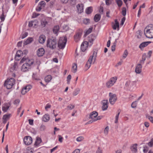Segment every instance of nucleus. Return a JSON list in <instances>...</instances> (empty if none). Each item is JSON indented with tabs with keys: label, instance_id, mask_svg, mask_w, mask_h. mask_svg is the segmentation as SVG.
<instances>
[{
	"label": "nucleus",
	"instance_id": "59",
	"mask_svg": "<svg viewBox=\"0 0 153 153\" xmlns=\"http://www.w3.org/2000/svg\"><path fill=\"white\" fill-rule=\"evenodd\" d=\"M148 144L150 147L153 146V139H151V141L148 143Z\"/></svg>",
	"mask_w": 153,
	"mask_h": 153
},
{
	"label": "nucleus",
	"instance_id": "38",
	"mask_svg": "<svg viewBox=\"0 0 153 153\" xmlns=\"http://www.w3.org/2000/svg\"><path fill=\"white\" fill-rule=\"evenodd\" d=\"M109 128L108 126H106L104 129V133L105 135H108L109 131Z\"/></svg>",
	"mask_w": 153,
	"mask_h": 153
},
{
	"label": "nucleus",
	"instance_id": "27",
	"mask_svg": "<svg viewBox=\"0 0 153 153\" xmlns=\"http://www.w3.org/2000/svg\"><path fill=\"white\" fill-rule=\"evenodd\" d=\"M77 70V66L76 63H74L73 64L72 67V71L74 73H75Z\"/></svg>",
	"mask_w": 153,
	"mask_h": 153
},
{
	"label": "nucleus",
	"instance_id": "40",
	"mask_svg": "<svg viewBox=\"0 0 153 153\" xmlns=\"http://www.w3.org/2000/svg\"><path fill=\"white\" fill-rule=\"evenodd\" d=\"M94 40V39L93 38V37L92 35H90L88 37V41L91 44H92V42Z\"/></svg>",
	"mask_w": 153,
	"mask_h": 153
},
{
	"label": "nucleus",
	"instance_id": "6",
	"mask_svg": "<svg viewBox=\"0 0 153 153\" xmlns=\"http://www.w3.org/2000/svg\"><path fill=\"white\" fill-rule=\"evenodd\" d=\"M98 115V113L96 111H94L91 113L89 118L91 120H94V121H96L101 120L103 117L102 116H97Z\"/></svg>",
	"mask_w": 153,
	"mask_h": 153
},
{
	"label": "nucleus",
	"instance_id": "61",
	"mask_svg": "<svg viewBox=\"0 0 153 153\" xmlns=\"http://www.w3.org/2000/svg\"><path fill=\"white\" fill-rule=\"evenodd\" d=\"M28 53V51L27 50H24L22 52V56L24 55H26Z\"/></svg>",
	"mask_w": 153,
	"mask_h": 153
},
{
	"label": "nucleus",
	"instance_id": "64",
	"mask_svg": "<svg viewBox=\"0 0 153 153\" xmlns=\"http://www.w3.org/2000/svg\"><path fill=\"white\" fill-rule=\"evenodd\" d=\"M80 150L79 149H76L72 153H79Z\"/></svg>",
	"mask_w": 153,
	"mask_h": 153
},
{
	"label": "nucleus",
	"instance_id": "3",
	"mask_svg": "<svg viewBox=\"0 0 153 153\" xmlns=\"http://www.w3.org/2000/svg\"><path fill=\"white\" fill-rule=\"evenodd\" d=\"M57 45V42L56 39H49L47 41V46L51 49L56 48Z\"/></svg>",
	"mask_w": 153,
	"mask_h": 153
},
{
	"label": "nucleus",
	"instance_id": "23",
	"mask_svg": "<svg viewBox=\"0 0 153 153\" xmlns=\"http://www.w3.org/2000/svg\"><path fill=\"white\" fill-rule=\"evenodd\" d=\"M150 43H151V42H143L139 46V48L141 49L144 47L147 46Z\"/></svg>",
	"mask_w": 153,
	"mask_h": 153
},
{
	"label": "nucleus",
	"instance_id": "15",
	"mask_svg": "<svg viewBox=\"0 0 153 153\" xmlns=\"http://www.w3.org/2000/svg\"><path fill=\"white\" fill-rule=\"evenodd\" d=\"M137 143H135L133 144L130 147V149L133 153H136L137 152Z\"/></svg>",
	"mask_w": 153,
	"mask_h": 153
},
{
	"label": "nucleus",
	"instance_id": "26",
	"mask_svg": "<svg viewBox=\"0 0 153 153\" xmlns=\"http://www.w3.org/2000/svg\"><path fill=\"white\" fill-rule=\"evenodd\" d=\"M48 24L47 21L45 19H43L41 21V25L42 27H44Z\"/></svg>",
	"mask_w": 153,
	"mask_h": 153
},
{
	"label": "nucleus",
	"instance_id": "31",
	"mask_svg": "<svg viewBox=\"0 0 153 153\" xmlns=\"http://www.w3.org/2000/svg\"><path fill=\"white\" fill-rule=\"evenodd\" d=\"M17 64L16 62H14L13 66L11 67L10 69V71L13 72V71L16 70L17 67Z\"/></svg>",
	"mask_w": 153,
	"mask_h": 153
},
{
	"label": "nucleus",
	"instance_id": "53",
	"mask_svg": "<svg viewBox=\"0 0 153 153\" xmlns=\"http://www.w3.org/2000/svg\"><path fill=\"white\" fill-rule=\"evenodd\" d=\"M4 13V12L3 11L1 15L0 16V19L2 21H4L5 19V16Z\"/></svg>",
	"mask_w": 153,
	"mask_h": 153
},
{
	"label": "nucleus",
	"instance_id": "20",
	"mask_svg": "<svg viewBox=\"0 0 153 153\" xmlns=\"http://www.w3.org/2000/svg\"><path fill=\"white\" fill-rule=\"evenodd\" d=\"M45 37L44 35H41L39 39V41L40 43L42 44L45 41Z\"/></svg>",
	"mask_w": 153,
	"mask_h": 153
},
{
	"label": "nucleus",
	"instance_id": "22",
	"mask_svg": "<svg viewBox=\"0 0 153 153\" xmlns=\"http://www.w3.org/2000/svg\"><path fill=\"white\" fill-rule=\"evenodd\" d=\"M22 53V51L18 50L17 51L16 53L15 59L16 60H19L20 59V57L21 56Z\"/></svg>",
	"mask_w": 153,
	"mask_h": 153
},
{
	"label": "nucleus",
	"instance_id": "49",
	"mask_svg": "<svg viewBox=\"0 0 153 153\" xmlns=\"http://www.w3.org/2000/svg\"><path fill=\"white\" fill-rule=\"evenodd\" d=\"M84 139V138L82 136H79L77 138L76 140L78 142H80L82 141Z\"/></svg>",
	"mask_w": 153,
	"mask_h": 153
},
{
	"label": "nucleus",
	"instance_id": "44",
	"mask_svg": "<svg viewBox=\"0 0 153 153\" xmlns=\"http://www.w3.org/2000/svg\"><path fill=\"white\" fill-rule=\"evenodd\" d=\"M90 22V20L88 19H85L83 20V23L85 25L88 24Z\"/></svg>",
	"mask_w": 153,
	"mask_h": 153
},
{
	"label": "nucleus",
	"instance_id": "14",
	"mask_svg": "<svg viewBox=\"0 0 153 153\" xmlns=\"http://www.w3.org/2000/svg\"><path fill=\"white\" fill-rule=\"evenodd\" d=\"M142 66L140 63L138 64L136 66L135 72L137 74H140L142 72Z\"/></svg>",
	"mask_w": 153,
	"mask_h": 153
},
{
	"label": "nucleus",
	"instance_id": "13",
	"mask_svg": "<svg viewBox=\"0 0 153 153\" xmlns=\"http://www.w3.org/2000/svg\"><path fill=\"white\" fill-rule=\"evenodd\" d=\"M88 46V43L86 41H84L82 44L81 49L82 51H85L87 49Z\"/></svg>",
	"mask_w": 153,
	"mask_h": 153
},
{
	"label": "nucleus",
	"instance_id": "55",
	"mask_svg": "<svg viewBox=\"0 0 153 153\" xmlns=\"http://www.w3.org/2000/svg\"><path fill=\"white\" fill-rule=\"evenodd\" d=\"M128 54V52L127 50H125L124 52L123 55V57L124 58H125Z\"/></svg>",
	"mask_w": 153,
	"mask_h": 153
},
{
	"label": "nucleus",
	"instance_id": "17",
	"mask_svg": "<svg viewBox=\"0 0 153 153\" xmlns=\"http://www.w3.org/2000/svg\"><path fill=\"white\" fill-rule=\"evenodd\" d=\"M45 53L44 49L43 48H41L38 50L37 54L39 56H41L44 54Z\"/></svg>",
	"mask_w": 153,
	"mask_h": 153
},
{
	"label": "nucleus",
	"instance_id": "1",
	"mask_svg": "<svg viewBox=\"0 0 153 153\" xmlns=\"http://www.w3.org/2000/svg\"><path fill=\"white\" fill-rule=\"evenodd\" d=\"M97 55V52L94 51L92 55L90 56L89 57L85 65V69L86 71L90 68L92 63H94L96 60Z\"/></svg>",
	"mask_w": 153,
	"mask_h": 153
},
{
	"label": "nucleus",
	"instance_id": "28",
	"mask_svg": "<svg viewBox=\"0 0 153 153\" xmlns=\"http://www.w3.org/2000/svg\"><path fill=\"white\" fill-rule=\"evenodd\" d=\"M80 89L79 88H77L75 89L73 93V95L74 96H76L78 94L80 91Z\"/></svg>",
	"mask_w": 153,
	"mask_h": 153
},
{
	"label": "nucleus",
	"instance_id": "19",
	"mask_svg": "<svg viewBox=\"0 0 153 153\" xmlns=\"http://www.w3.org/2000/svg\"><path fill=\"white\" fill-rule=\"evenodd\" d=\"M30 67L29 65L25 63L22 66L21 70L22 71L25 72L30 68Z\"/></svg>",
	"mask_w": 153,
	"mask_h": 153
},
{
	"label": "nucleus",
	"instance_id": "21",
	"mask_svg": "<svg viewBox=\"0 0 153 153\" xmlns=\"http://www.w3.org/2000/svg\"><path fill=\"white\" fill-rule=\"evenodd\" d=\"M112 27L114 30H116L117 28V30H119V23L117 19L115 20V23L112 25Z\"/></svg>",
	"mask_w": 153,
	"mask_h": 153
},
{
	"label": "nucleus",
	"instance_id": "39",
	"mask_svg": "<svg viewBox=\"0 0 153 153\" xmlns=\"http://www.w3.org/2000/svg\"><path fill=\"white\" fill-rule=\"evenodd\" d=\"M32 22H33V27H36L38 25V21L36 20L32 21Z\"/></svg>",
	"mask_w": 153,
	"mask_h": 153
},
{
	"label": "nucleus",
	"instance_id": "35",
	"mask_svg": "<svg viewBox=\"0 0 153 153\" xmlns=\"http://www.w3.org/2000/svg\"><path fill=\"white\" fill-rule=\"evenodd\" d=\"M42 142V140L39 137H38L36 138V140L35 143V145L36 146L39 145Z\"/></svg>",
	"mask_w": 153,
	"mask_h": 153
},
{
	"label": "nucleus",
	"instance_id": "51",
	"mask_svg": "<svg viewBox=\"0 0 153 153\" xmlns=\"http://www.w3.org/2000/svg\"><path fill=\"white\" fill-rule=\"evenodd\" d=\"M58 140L60 143H62L63 142V137H62L61 135H58Z\"/></svg>",
	"mask_w": 153,
	"mask_h": 153
},
{
	"label": "nucleus",
	"instance_id": "7",
	"mask_svg": "<svg viewBox=\"0 0 153 153\" xmlns=\"http://www.w3.org/2000/svg\"><path fill=\"white\" fill-rule=\"evenodd\" d=\"M15 82V80L14 78H11L6 81L4 83V85L8 89L12 88Z\"/></svg>",
	"mask_w": 153,
	"mask_h": 153
},
{
	"label": "nucleus",
	"instance_id": "58",
	"mask_svg": "<svg viewBox=\"0 0 153 153\" xmlns=\"http://www.w3.org/2000/svg\"><path fill=\"white\" fill-rule=\"evenodd\" d=\"M27 35H28V33H27V32L25 33H24V34H23L21 36L22 39H24V38H25V37H26V36H27Z\"/></svg>",
	"mask_w": 153,
	"mask_h": 153
},
{
	"label": "nucleus",
	"instance_id": "32",
	"mask_svg": "<svg viewBox=\"0 0 153 153\" xmlns=\"http://www.w3.org/2000/svg\"><path fill=\"white\" fill-rule=\"evenodd\" d=\"M101 16L100 14H97L94 17V21L96 22L99 21L100 19Z\"/></svg>",
	"mask_w": 153,
	"mask_h": 153
},
{
	"label": "nucleus",
	"instance_id": "12",
	"mask_svg": "<svg viewBox=\"0 0 153 153\" xmlns=\"http://www.w3.org/2000/svg\"><path fill=\"white\" fill-rule=\"evenodd\" d=\"M77 11L78 13H81L83 11L84 5L82 4H79L76 6Z\"/></svg>",
	"mask_w": 153,
	"mask_h": 153
},
{
	"label": "nucleus",
	"instance_id": "4",
	"mask_svg": "<svg viewBox=\"0 0 153 153\" xmlns=\"http://www.w3.org/2000/svg\"><path fill=\"white\" fill-rule=\"evenodd\" d=\"M137 83V81L136 80L131 81L129 80L127 81L126 82L125 86L128 88L129 91H133L135 90Z\"/></svg>",
	"mask_w": 153,
	"mask_h": 153
},
{
	"label": "nucleus",
	"instance_id": "9",
	"mask_svg": "<svg viewBox=\"0 0 153 153\" xmlns=\"http://www.w3.org/2000/svg\"><path fill=\"white\" fill-rule=\"evenodd\" d=\"M109 96L110 97L109 99V102L111 105L114 104L117 99L116 95L112 93H110Z\"/></svg>",
	"mask_w": 153,
	"mask_h": 153
},
{
	"label": "nucleus",
	"instance_id": "10",
	"mask_svg": "<svg viewBox=\"0 0 153 153\" xmlns=\"http://www.w3.org/2000/svg\"><path fill=\"white\" fill-rule=\"evenodd\" d=\"M24 142L26 145H29L32 143V139L30 136H26L24 139Z\"/></svg>",
	"mask_w": 153,
	"mask_h": 153
},
{
	"label": "nucleus",
	"instance_id": "24",
	"mask_svg": "<svg viewBox=\"0 0 153 153\" xmlns=\"http://www.w3.org/2000/svg\"><path fill=\"white\" fill-rule=\"evenodd\" d=\"M59 30V27L58 25L55 26L53 29V33L56 34V35H57L58 32Z\"/></svg>",
	"mask_w": 153,
	"mask_h": 153
},
{
	"label": "nucleus",
	"instance_id": "48",
	"mask_svg": "<svg viewBox=\"0 0 153 153\" xmlns=\"http://www.w3.org/2000/svg\"><path fill=\"white\" fill-rule=\"evenodd\" d=\"M113 1V0H106V4L107 5H109L112 3Z\"/></svg>",
	"mask_w": 153,
	"mask_h": 153
},
{
	"label": "nucleus",
	"instance_id": "34",
	"mask_svg": "<svg viewBox=\"0 0 153 153\" xmlns=\"http://www.w3.org/2000/svg\"><path fill=\"white\" fill-rule=\"evenodd\" d=\"M121 112V110L120 109H119L117 111V114L116 115L115 117V120L114 121V123H118V119L119 117V115L120 114V113Z\"/></svg>",
	"mask_w": 153,
	"mask_h": 153
},
{
	"label": "nucleus",
	"instance_id": "16",
	"mask_svg": "<svg viewBox=\"0 0 153 153\" xmlns=\"http://www.w3.org/2000/svg\"><path fill=\"white\" fill-rule=\"evenodd\" d=\"M11 116V114H8L4 115L3 117V123L5 124L7 120L9 119Z\"/></svg>",
	"mask_w": 153,
	"mask_h": 153
},
{
	"label": "nucleus",
	"instance_id": "46",
	"mask_svg": "<svg viewBox=\"0 0 153 153\" xmlns=\"http://www.w3.org/2000/svg\"><path fill=\"white\" fill-rule=\"evenodd\" d=\"M146 117L153 123V117L148 114L146 115Z\"/></svg>",
	"mask_w": 153,
	"mask_h": 153
},
{
	"label": "nucleus",
	"instance_id": "42",
	"mask_svg": "<svg viewBox=\"0 0 153 153\" xmlns=\"http://www.w3.org/2000/svg\"><path fill=\"white\" fill-rule=\"evenodd\" d=\"M108 104V100H103L101 102V104L102 105H107Z\"/></svg>",
	"mask_w": 153,
	"mask_h": 153
},
{
	"label": "nucleus",
	"instance_id": "8",
	"mask_svg": "<svg viewBox=\"0 0 153 153\" xmlns=\"http://www.w3.org/2000/svg\"><path fill=\"white\" fill-rule=\"evenodd\" d=\"M117 79V78L116 76L113 77L111 78L110 79L106 82V86L108 88H110L112 86L114 85L116 82Z\"/></svg>",
	"mask_w": 153,
	"mask_h": 153
},
{
	"label": "nucleus",
	"instance_id": "60",
	"mask_svg": "<svg viewBox=\"0 0 153 153\" xmlns=\"http://www.w3.org/2000/svg\"><path fill=\"white\" fill-rule=\"evenodd\" d=\"M96 153H103L102 150L101 149L99 148L97 150Z\"/></svg>",
	"mask_w": 153,
	"mask_h": 153
},
{
	"label": "nucleus",
	"instance_id": "41",
	"mask_svg": "<svg viewBox=\"0 0 153 153\" xmlns=\"http://www.w3.org/2000/svg\"><path fill=\"white\" fill-rule=\"evenodd\" d=\"M9 108V106H3L2 110L4 112H6Z\"/></svg>",
	"mask_w": 153,
	"mask_h": 153
},
{
	"label": "nucleus",
	"instance_id": "47",
	"mask_svg": "<svg viewBox=\"0 0 153 153\" xmlns=\"http://www.w3.org/2000/svg\"><path fill=\"white\" fill-rule=\"evenodd\" d=\"M116 2L118 6L119 7H121L122 6L123 4L122 1L121 0H117Z\"/></svg>",
	"mask_w": 153,
	"mask_h": 153
},
{
	"label": "nucleus",
	"instance_id": "2",
	"mask_svg": "<svg viewBox=\"0 0 153 153\" xmlns=\"http://www.w3.org/2000/svg\"><path fill=\"white\" fill-rule=\"evenodd\" d=\"M144 33L146 37L153 38V25H150L146 27L144 30Z\"/></svg>",
	"mask_w": 153,
	"mask_h": 153
},
{
	"label": "nucleus",
	"instance_id": "36",
	"mask_svg": "<svg viewBox=\"0 0 153 153\" xmlns=\"http://www.w3.org/2000/svg\"><path fill=\"white\" fill-rule=\"evenodd\" d=\"M92 10V7H89L86 9L85 12L87 14H89L91 13Z\"/></svg>",
	"mask_w": 153,
	"mask_h": 153
},
{
	"label": "nucleus",
	"instance_id": "29",
	"mask_svg": "<svg viewBox=\"0 0 153 153\" xmlns=\"http://www.w3.org/2000/svg\"><path fill=\"white\" fill-rule=\"evenodd\" d=\"M146 53H144L142 56V59L140 60V63L141 64H143L144 62V61L145 60L146 57Z\"/></svg>",
	"mask_w": 153,
	"mask_h": 153
},
{
	"label": "nucleus",
	"instance_id": "43",
	"mask_svg": "<svg viewBox=\"0 0 153 153\" xmlns=\"http://www.w3.org/2000/svg\"><path fill=\"white\" fill-rule=\"evenodd\" d=\"M33 149L30 147H28L26 149L27 153H32Z\"/></svg>",
	"mask_w": 153,
	"mask_h": 153
},
{
	"label": "nucleus",
	"instance_id": "56",
	"mask_svg": "<svg viewBox=\"0 0 153 153\" xmlns=\"http://www.w3.org/2000/svg\"><path fill=\"white\" fill-rule=\"evenodd\" d=\"M27 91L25 90V88H23L22 91H21V93L22 94H23L24 95L26 93H27Z\"/></svg>",
	"mask_w": 153,
	"mask_h": 153
},
{
	"label": "nucleus",
	"instance_id": "5",
	"mask_svg": "<svg viewBox=\"0 0 153 153\" xmlns=\"http://www.w3.org/2000/svg\"><path fill=\"white\" fill-rule=\"evenodd\" d=\"M67 39L66 37H62L59 38L58 43V47L60 49H63L66 43Z\"/></svg>",
	"mask_w": 153,
	"mask_h": 153
},
{
	"label": "nucleus",
	"instance_id": "11",
	"mask_svg": "<svg viewBox=\"0 0 153 153\" xmlns=\"http://www.w3.org/2000/svg\"><path fill=\"white\" fill-rule=\"evenodd\" d=\"M82 34V30H81L77 32L74 36L75 41L77 42L80 40Z\"/></svg>",
	"mask_w": 153,
	"mask_h": 153
},
{
	"label": "nucleus",
	"instance_id": "57",
	"mask_svg": "<svg viewBox=\"0 0 153 153\" xmlns=\"http://www.w3.org/2000/svg\"><path fill=\"white\" fill-rule=\"evenodd\" d=\"M13 103L14 105H15L19 104H20V100L18 99L16 100L15 101H14Z\"/></svg>",
	"mask_w": 153,
	"mask_h": 153
},
{
	"label": "nucleus",
	"instance_id": "54",
	"mask_svg": "<svg viewBox=\"0 0 153 153\" xmlns=\"http://www.w3.org/2000/svg\"><path fill=\"white\" fill-rule=\"evenodd\" d=\"M92 27H90L89 28L86 32V35H87L90 33L92 31Z\"/></svg>",
	"mask_w": 153,
	"mask_h": 153
},
{
	"label": "nucleus",
	"instance_id": "45",
	"mask_svg": "<svg viewBox=\"0 0 153 153\" xmlns=\"http://www.w3.org/2000/svg\"><path fill=\"white\" fill-rule=\"evenodd\" d=\"M24 88H25V90L28 92L32 88V86L30 85H28L25 86Z\"/></svg>",
	"mask_w": 153,
	"mask_h": 153
},
{
	"label": "nucleus",
	"instance_id": "50",
	"mask_svg": "<svg viewBox=\"0 0 153 153\" xmlns=\"http://www.w3.org/2000/svg\"><path fill=\"white\" fill-rule=\"evenodd\" d=\"M71 76L70 75H69L67 78V83L68 84H70V80L71 79Z\"/></svg>",
	"mask_w": 153,
	"mask_h": 153
},
{
	"label": "nucleus",
	"instance_id": "37",
	"mask_svg": "<svg viewBox=\"0 0 153 153\" xmlns=\"http://www.w3.org/2000/svg\"><path fill=\"white\" fill-rule=\"evenodd\" d=\"M117 43V39H116L115 42L113 43V45L111 46V51H114L115 50V47Z\"/></svg>",
	"mask_w": 153,
	"mask_h": 153
},
{
	"label": "nucleus",
	"instance_id": "18",
	"mask_svg": "<svg viewBox=\"0 0 153 153\" xmlns=\"http://www.w3.org/2000/svg\"><path fill=\"white\" fill-rule=\"evenodd\" d=\"M50 119V117L48 114H46L44 115L42 117V121L45 122H48Z\"/></svg>",
	"mask_w": 153,
	"mask_h": 153
},
{
	"label": "nucleus",
	"instance_id": "30",
	"mask_svg": "<svg viewBox=\"0 0 153 153\" xmlns=\"http://www.w3.org/2000/svg\"><path fill=\"white\" fill-rule=\"evenodd\" d=\"M33 39L32 38H29L27 39V40L24 41V44L26 45L30 43L33 41Z\"/></svg>",
	"mask_w": 153,
	"mask_h": 153
},
{
	"label": "nucleus",
	"instance_id": "33",
	"mask_svg": "<svg viewBox=\"0 0 153 153\" xmlns=\"http://www.w3.org/2000/svg\"><path fill=\"white\" fill-rule=\"evenodd\" d=\"M52 79L51 76L50 75H47L45 78V81L47 82H50Z\"/></svg>",
	"mask_w": 153,
	"mask_h": 153
},
{
	"label": "nucleus",
	"instance_id": "63",
	"mask_svg": "<svg viewBox=\"0 0 153 153\" xmlns=\"http://www.w3.org/2000/svg\"><path fill=\"white\" fill-rule=\"evenodd\" d=\"M125 20H126V18L125 17H123L122 19V20L121 21V25H123Z\"/></svg>",
	"mask_w": 153,
	"mask_h": 153
},
{
	"label": "nucleus",
	"instance_id": "25",
	"mask_svg": "<svg viewBox=\"0 0 153 153\" xmlns=\"http://www.w3.org/2000/svg\"><path fill=\"white\" fill-rule=\"evenodd\" d=\"M34 63V61L33 59H27L25 62V63L27 64L30 67Z\"/></svg>",
	"mask_w": 153,
	"mask_h": 153
},
{
	"label": "nucleus",
	"instance_id": "62",
	"mask_svg": "<svg viewBox=\"0 0 153 153\" xmlns=\"http://www.w3.org/2000/svg\"><path fill=\"white\" fill-rule=\"evenodd\" d=\"M45 4V3L44 1H41L40 2V3L39 4V5H40L42 7H44V6Z\"/></svg>",
	"mask_w": 153,
	"mask_h": 153
},
{
	"label": "nucleus",
	"instance_id": "52",
	"mask_svg": "<svg viewBox=\"0 0 153 153\" xmlns=\"http://www.w3.org/2000/svg\"><path fill=\"white\" fill-rule=\"evenodd\" d=\"M122 13L123 16H126V8L124 7L123 8Z\"/></svg>",
	"mask_w": 153,
	"mask_h": 153
}]
</instances>
